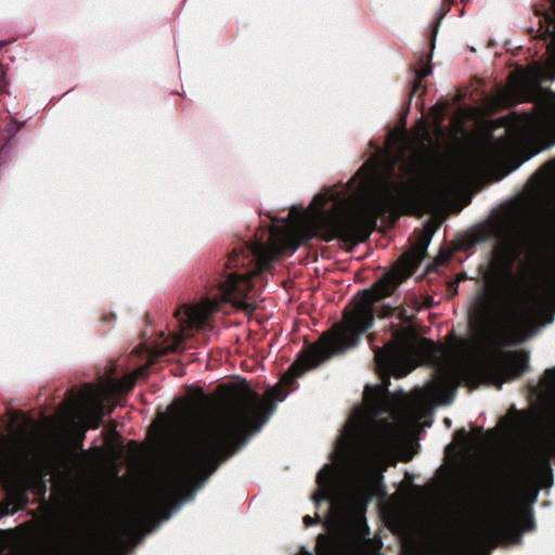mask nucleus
I'll return each mask as SVG.
<instances>
[{"mask_svg":"<svg viewBox=\"0 0 555 555\" xmlns=\"http://www.w3.org/2000/svg\"><path fill=\"white\" fill-rule=\"evenodd\" d=\"M537 222L522 217L498 222L492 259L483 273L482 287L470 302L472 341L443 347L404 335L376 351L375 361L384 382L390 375H408L420 363L434 365L436 375L427 389L401 398L391 395L385 385L375 386V493H383L382 470L396 462L424 416L428 400L450 403L462 380L469 385L500 382L498 372L503 364L516 366L513 376L524 372L521 356H503L495 349L527 339L542 318L555 309V275L538 292L513 270L527 232L535 231ZM539 400V414L522 413L502 421L504 437L528 439L541 422L555 440V369L547 370L541 378Z\"/></svg>","mask_w":555,"mask_h":555,"instance_id":"f257e3e1","label":"nucleus"},{"mask_svg":"<svg viewBox=\"0 0 555 555\" xmlns=\"http://www.w3.org/2000/svg\"><path fill=\"white\" fill-rule=\"evenodd\" d=\"M426 129L413 138L397 134L388 150L373 155L347 184L334 185L314 196L301 212L271 230L270 244L254 243L251 253L260 268L278 254H294L318 233L325 240L364 242L376 227L377 217L408 203L416 192V181L426 180V190L444 202L465 185L483 180L504 158L500 142H483L452 157L434 162Z\"/></svg>","mask_w":555,"mask_h":555,"instance_id":"f03ea898","label":"nucleus"},{"mask_svg":"<svg viewBox=\"0 0 555 555\" xmlns=\"http://www.w3.org/2000/svg\"><path fill=\"white\" fill-rule=\"evenodd\" d=\"M286 395L273 388L259 398L247 387L232 390L216 415L193 409L177 420L180 442L169 465L151 489L129 509L107 535L118 546L125 537L144 528L183 496L197 479L210 475L219 462L234 452L247 433L260 430L276 402Z\"/></svg>","mask_w":555,"mask_h":555,"instance_id":"7ed1b4c3","label":"nucleus"},{"mask_svg":"<svg viewBox=\"0 0 555 555\" xmlns=\"http://www.w3.org/2000/svg\"><path fill=\"white\" fill-rule=\"evenodd\" d=\"M429 244L430 236L422 235L415 246L398 261L384 280L376 283L371 289L364 291L353 300L341 323L335 325L313 347L299 357L283 376L282 382L289 384L295 377H299L332 356L356 347L361 335L374 323L373 307L375 302L380 297L388 295V285H397L412 274L424 259Z\"/></svg>","mask_w":555,"mask_h":555,"instance_id":"20e7f679","label":"nucleus"},{"mask_svg":"<svg viewBox=\"0 0 555 555\" xmlns=\"http://www.w3.org/2000/svg\"><path fill=\"white\" fill-rule=\"evenodd\" d=\"M28 444L15 436H0V482L7 492L0 518L21 509L27 502L25 483L33 469Z\"/></svg>","mask_w":555,"mask_h":555,"instance_id":"39448f33","label":"nucleus"},{"mask_svg":"<svg viewBox=\"0 0 555 555\" xmlns=\"http://www.w3.org/2000/svg\"><path fill=\"white\" fill-rule=\"evenodd\" d=\"M542 111L517 117L509 128L513 141L519 145H537L534 154L555 142V92L546 91Z\"/></svg>","mask_w":555,"mask_h":555,"instance_id":"423d86ee","label":"nucleus"},{"mask_svg":"<svg viewBox=\"0 0 555 555\" xmlns=\"http://www.w3.org/2000/svg\"><path fill=\"white\" fill-rule=\"evenodd\" d=\"M103 401L102 389L86 387L74 402L66 403L59 412V426L79 428L83 433L90 428H98L104 416Z\"/></svg>","mask_w":555,"mask_h":555,"instance_id":"0eeeda50","label":"nucleus"},{"mask_svg":"<svg viewBox=\"0 0 555 555\" xmlns=\"http://www.w3.org/2000/svg\"><path fill=\"white\" fill-rule=\"evenodd\" d=\"M515 478L521 494L531 502H535L540 489L553 483L548 459L535 450H529L518 464Z\"/></svg>","mask_w":555,"mask_h":555,"instance_id":"6e6552de","label":"nucleus"},{"mask_svg":"<svg viewBox=\"0 0 555 555\" xmlns=\"http://www.w3.org/2000/svg\"><path fill=\"white\" fill-rule=\"evenodd\" d=\"M255 273H246L242 275L231 274L224 288L225 300L247 312H251L257 306L254 297L248 295L250 278Z\"/></svg>","mask_w":555,"mask_h":555,"instance_id":"1a4fd4ad","label":"nucleus"},{"mask_svg":"<svg viewBox=\"0 0 555 555\" xmlns=\"http://www.w3.org/2000/svg\"><path fill=\"white\" fill-rule=\"evenodd\" d=\"M216 302L211 300H204L199 305L188 306L183 311L177 313L183 328H201L204 326L208 315L215 310Z\"/></svg>","mask_w":555,"mask_h":555,"instance_id":"9d476101","label":"nucleus"},{"mask_svg":"<svg viewBox=\"0 0 555 555\" xmlns=\"http://www.w3.org/2000/svg\"><path fill=\"white\" fill-rule=\"evenodd\" d=\"M144 374H145V367L138 369L134 373L129 374V375L125 376L122 379H120L116 386V390L118 392H125V391L130 390L134 386L135 378L144 376Z\"/></svg>","mask_w":555,"mask_h":555,"instance_id":"9b49d317","label":"nucleus"},{"mask_svg":"<svg viewBox=\"0 0 555 555\" xmlns=\"http://www.w3.org/2000/svg\"><path fill=\"white\" fill-rule=\"evenodd\" d=\"M552 3V15H544V21L547 24L546 33L548 34V41H555V0H550Z\"/></svg>","mask_w":555,"mask_h":555,"instance_id":"f8f14e48","label":"nucleus"},{"mask_svg":"<svg viewBox=\"0 0 555 555\" xmlns=\"http://www.w3.org/2000/svg\"><path fill=\"white\" fill-rule=\"evenodd\" d=\"M317 519H318V518H312V517H310V516H305V517H304V522H305V525H306V526H308V527H309V526H311V525L315 524Z\"/></svg>","mask_w":555,"mask_h":555,"instance_id":"ddd939ff","label":"nucleus"},{"mask_svg":"<svg viewBox=\"0 0 555 555\" xmlns=\"http://www.w3.org/2000/svg\"><path fill=\"white\" fill-rule=\"evenodd\" d=\"M5 85H7V82H5L4 74L0 73V92L4 89Z\"/></svg>","mask_w":555,"mask_h":555,"instance_id":"4468645a","label":"nucleus"},{"mask_svg":"<svg viewBox=\"0 0 555 555\" xmlns=\"http://www.w3.org/2000/svg\"><path fill=\"white\" fill-rule=\"evenodd\" d=\"M448 260V256L443 257L441 261Z\"/></svg>","mask_w":555,"mask_h":555,"instance_id":"2eb2a0df","label":"nucleus"}]
</instances>
